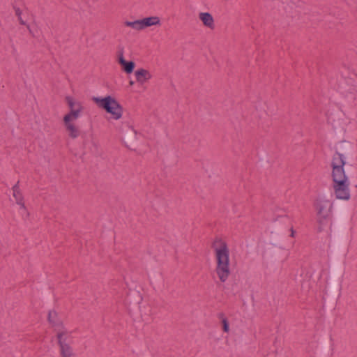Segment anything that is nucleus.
<instances>
[{
	"mask_svg": "<svg viewBox=\"0 0 357 357\" xmlns=\"http://www.w3.org/2000/svg\"><path fill=\"white\" fill-rule=\"evenodd\" d=\"M345 159L343 154L336 151L332 157L331 164L333 192L336 199L342 200H349L351 197L350 182L344 168Z\"/></svg>",
	"mask_w": 357,
	"mask_h": 357,
	"instance_id": "obj_1",
	"label": "nucleus"
},
{
	"mask_svg": "<svg viewBox=\"0 0 357 357\" xmlns=\"http://www.w3.org/2000/svg\"><path fill=\"white\" fill-rule=\"evenodd\" d=\"M216 267V274L222 282H225L230 275L229 250L225 241L216 238L213 243Z\"/></svg>",
	"mask_w": 357,
	"mask_h": 357,
	"instance_id": "obj_2",
	"label": "nucleus"
},
{
	"mask_svg": "<svg viewBox=\"0 0 357 357\" xmlns=\"http://www.w3.org/2000/svg\"><path fill=\"white\" fill-rule=\"evenodd\" d=\"M65 100L69 112L63 116V124L69 137L76 139L79 136L80 130L75 121L81 116L84 107L80 101L72 96H66Z\"/></svg>",
	"mask_w": 357,
	"mask_h": 357,
	"instance_id": "obj_3",
	"label": "nucleus"
},
{
	"mask_svg": "<svg viewBox=\"0 0 357 357\" xmlns=\"http://www.w3.org/2000/svg\"><path fill=\"white\" fill-rule=\"evenodd\" d=\"M56 338L59 346L60 357H76V354L72 347V333L62 324L58 325L55 328Z\"/></svg>",
	"mask_w": 357,
	"mask_h": 357,
	"instance_id": "obj_4",
	"label": "nucleus"
},
{
	"mask_svg": "<svg viewBox=\"0 0 357 357\" xmlns=\"http://www.w3.org/2000/svg\"><path fill=\"white\" fill-rule=\"evenodd\" d=\"M93 100L100 107L112 115L113 119L118 120L121 118L123 114V108L121 105L110 96L103 98L94 97Z\"/></svg>",
	"mask_w": 357,
	"mask_h": 357,
	"instance_id": "obj_5",
	"label": "nucleus"
},
{
	"mask_svg": "<svg viewBox=\"0 0 357 357\" xmlns=\"http://www.w3.org/2000/svg\"><path fill=\"white\" fill-rule=\"evenodd\" d=\"M332 208L333 204L330 201L324 199H317L315 208L318 216V221L320 224H323L324 221L330 218Z\"/></svg>",
	"mask_w": 357,
	"mask_h": 357,
	"instance_id": "obj_6",
	"label": "nucleus"
},
{
	"mask_svg": "<svg viewBox=\"0 0 357 357\" xmlns=\"http://www.w3.org/2000/svg\"><path fill=\"white\" fill-rule=\"evenodd\" d=\"M125 24L133 29L140 31L151 26L160 25V20L158 16H151L142 20H135L134 22L127 21L125 22Z\"/></svg>",
	"mask_w": 357,
	"mask_h": 357,
	"instance_id": "obj_7",
	"label": "nucleus"
},
{
	"mask_svg": "<svg viewBox=\"0 0 357 357\" xmlns=\"http://www.w3.org/2000/svg\"><path fill=\"white\" fill-rule=\"evenodd\" d=\"M135 75L136 77V82L140 85L144 84L152 78L151 73L144 68L137 69L135 72Z\"/></svg>",
	"mask_w": 357,
	"mask_h": 357,
	"instance_id": "obj_8",
	"label": "nucleus"
},
{
	"mask_svg": "<svg viewBox=\"0 0 357 357\" xmlns=\"http://www.w3.org/2000/svg\"><path fill=\"white\" fill-rule=\"evenodd\" d=\"M13 196L15 200V202L17 205L20 206L21 208L26 210V206L24 202V197L20 189L19 181L13 187Z\"/></svg>",
	"mask_w": 357,
	"mask_h": 357,
	"instance_id": "obj_9",
	"label": "nucleus"
},
{
	"mask_svg": "<svg viewBox=\"0 0 357 357\" xmlns=\"http://www.w3.org/2000/svg\"><path fill=\"white\" fill-rule=\"evenodd\" d=\"M118 61L126 73L130 74L133 71L135 66V63L133 61H126L123 57V52L119 53Z\"/></svg>",
	"mask_w": 357,
	"mask_h": 357,
	"instance_id": "obj_10",
	"label": "nucleus"
},
{
	"mask_svg": "<svg viewBox=\"0 0 357 357\" xmlns=\"http://www.w3.org/2000/svg\"><path fill=\"white\" fill-rule=\"evenodd\" d=\"M199 18L205 26H207L211 29H214V20L209 13H200L199 14Z\"/></svg>",
	"mask_w": 357,
	"mask_h": 357,
	"instance_id": "obj_11",
	"label": "nucleus"
},
{
	"mask_svg": "<svg viewBox=\"0 0 357 357\" xmlns=\"http://www.w3.org/2000/svg\"><path fill=\"white\" fill-rule=\"evenodd\" d=\"M219 318L222 320V329L225 333H229V323L226 317H225L223 314H219Z\"/></svg>",
	"mask_w": 357,
	"mask_h": 357,
	"instance_id": "obj_12",
	"label": "nucleus"
},
{
	"mask_svg": "<svg viewBox=\"0 0 357 357\" xmlns=\"http://www.w3.org/2000/svg\"><path fill=\"white\" fill-rule=\"evenodd\" d=\"M56 314L55 312H50L48 314V319L50 322L53 323V318L56 317Z\"/></svg>",
	"mask_w": 357,
	"mask_h": 357,
	"instance_id": "obj_13",
	"label": "nucleus"
},
{
	"mask_svg": "<svg viewBox=\"0 0 357 357\" xmlns=\"http://www.w3.org/2000/svg\"><path fill=\"white\" fill-rule=\"evenodd\" d=\"M18 20L20 23L22 25H26L25 20H23L22 15L18 17Z\"/></svg>",
	"mask_w": 357,
	"mask_h": 357,
	"instance_id": "obj_14",
	"label": "nucleus"
},
{
	"mask_svg": "<svg viewBox=\"0 0 357 357\" xmlns=\"http://www.w3.org/2000/svg\"><path fill=\"white\" fill-rule=\"evenodd\" d=\"M15 14L17 17L21 16L22 11L19 8H17V9H15Z\"/></svg>",
	"mask_w": 357,
	"mask_h": 357,
	"instance_id": "obj_15",
	"label": "nucleus"
},
{
	"mask_svg": "<svg viewBox=\"0 0 357 357\" xmlns=\"http://www.w3.org/2000/svg\"><path fill=\"white\" fill-rule=\"evenodd\" d=\"M294 233H295V232H294V229H291V237H294Z\"/></svg>",
	"mask_w": 357,
	"mask_h": 357,
	"instance_id": "obj_16",
	"label": "nucleus"
},
{
	"mask_svg": "<svg viewBox=\"0 0 357 357\" xmlns=\"http://www.w3.org/2000/svg\"><path fill=\"white\" fill-rule=\"evenodd\" d=\"M27 29L29 30V33H31V30L29 25H26Z\"/></svg>",
	"mask_w": 357,
	"mask_h": 357,
	"instance_id": "obj_17",
	"label": "nucleus"
},
{
	"mask_svg": "<svg viewBox=\"0 0 357 357\" xmlns=\"http://www.w3.org/2000/svg\"><path fill=\"white\" fill-rule=\"evenodd\" d=\"M129 84H130V85H133L134 84V82L131 80V81H130Z\"/></svg>",
	"mask_w": 357,
	"mask_h": 357,
	"instance_id": "obj_18",
	"label": "nucleus"
}]
</instances>
